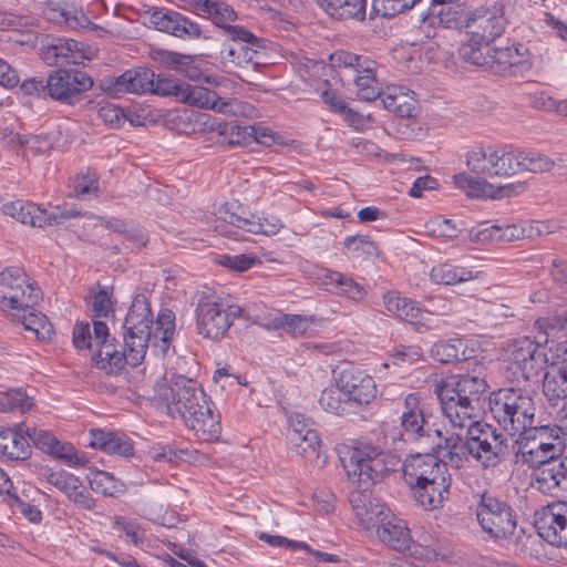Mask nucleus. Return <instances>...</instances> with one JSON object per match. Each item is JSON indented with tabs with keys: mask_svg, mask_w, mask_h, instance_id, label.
I'll list each match as a JSON object with an SVG mask.
<instances>
[{
	"mask_svg": "<svg viewBox=\"0 0 567 567\" xmlns=\"http://www.w3.org/2000/svg\"><path fill=\"white\" fill-rule=\"evenodd\" d=\"M182 87L178 101L181 103L218 112H225L226 107L229 105V103L220 99L216 92L207 87L190 85L186 82H184Z\"/></svg>",
	"mask_w": 567,
	"mask_h": 567,
	"instance_id": "473e14b6",
	"label": "nucleus"
},
{
	"mask_svg": "<svg viewBox=\"0 0 567 567\" xmlns=\"http://www.w3.org/2000/svg\"><path fill=\"white\" fill-rule=\"evenodd\" d=\"M511 146L475 145L465 155L471 173L483 178L511 177Z\"/></svg>",
	"mask_w": 567,
	"mask_h": 567,
	"instance_id": "9b49d317",
	"label": "nucleus"
},
{
	"mask_svg": "<svg viewBox=\"0 0 567 567\" xmlns=\"http://www.w3.org/2000/svg\"><path fill=\"white\" fill-rule=\"evenodd\" d=\"M468 341L463 338H454L447 341H440L431 348V355L442 363H454L465 361L473 357L474 349L468 348Z\"/></svg>",
	"mask_w": 567,
	"mask_h": 567,
	"instance_id": "58836bf2",
	"label": "nucleus"
},
{
	"mask_svg": "<svg viewBox=\"0 0 567 567\" xmlns=\"http://www.w3.org/2000/svg\"><path fill=\"white\" fill-rule=\"evenodd\" d=\"M93 79L79 70H56L47 79L48 96L61 103L73 105L78 103L84 92L91 90Z\"/></svg>",
	"mask_w": 567,
	"mask_h": 567,
	"instance_id": "2eb2a0df",
	"label": "nucleus"
},
{
	"mask_svg": "<svg viewBox=\"0 0 567 567\" xmlns=\"http://www.w3.org/2000/svg\"><path fill=\"white\" fill-rule=\"evenodd\" d=\"M202 10L207 13L213 22L223 30L225 37H235V39H243L248 37V29L245 27L233 24L237 19V13L228 3L217 0H204Z\"/></svg>",
	"mask_w": 567,
	"mask_h": 567,
	"instance_id": "393cba45",
	"label": "nucleus"
},
{
	"mask_svg": "<svg viewBox=\"0 0 567 567\" xmlns=\"http://www.w3.org/2000/svg\"><path fill=\"white\" fill-rule=\"evenodd\" d=\"M320 405L329 413L336 415H343L348 413L350 401L341 399L339 389L327 388L322 391L319 399Z\"/></svg>",
	"mask_w": 567,
	"mask_h": 567,
	"instance_id": "13d9d810",
	"label": "nucleus"
},
{
	"mask_svg": "<svg viewBox=\"0 0 567 567\" xmlns=\"http://www.w3.org/2000/svg\"><path fill=\"white\" fill-rule=\"evenodd\" d=\"M543 392L549 402L567 400V359H560L545 372Z\"/></svg>",
	"mask_w": 567,
	"mask_h": 567,
	"instance_id": "e433bc0d",
	"label": "nucleus"
},
{
	"mask_svg": "<svg viewBox=\"0 0 567 567\" xmlns=\"http://www.w3.org/2000/svg\"><path fill=\"white\" fill-rule=\"evenodd\" d=\"M550 233V226L546 221L522 220L515 224L499 225V241L509 243Z\"/></svg>",
	"mask_w": 567,
	"mask_h": 567,
	"instance_id": "ea45409f",
	"label": "nucleus"
},
{
	"mask_svg": "<svg viewBox=\"0 0 567 567\" xmlns=\"http://www.w3.org/2000/svg\"><path fill=\"white\" fill-rule=\"evenodd\" d=\"M33 405L32 399L21 389H12L0 395V413L25 412Z\"/></svg>",
	"mask_w": 567,
	"mask_h": 567,
	"instance_id": "8fccbe9b",
	"label": "nucleus"
},
{
	"mask_svg": "<svg viewBox=\"0 0 567 567\" xmlns=\"http://www.w3.org/2000/svg\"><path fill=\"white\" fill-rule=\"evenodd\" d=\"M338 453L349 481L360 488L349 498L355 517L365 530H375L392 512L384 503L371 498L367 491L389 471L388 455L379 446L365 442L342 445Z\"/></svg>",
	"mask_w": 567,
	"mask_h": 567,
	"instance_id": "f03ea898",
	"label": "nucleus"
},
{
	"mask_svg": "<svg viewBox=\"0 0 567 567\" xmlns=\"http://www.w3.org/2000/svg\"><path fill=\"white\" fill-rule=\"evenodd\" d=\"M152 84L150 93L161 96H173L177 102L179 101V91L183 89V81L175 80L164 73H154Z\"/></svg>",
	"mask_w": 567,
	"mask_h": 567,
	"instance_id": "4d7b16f0",
	"label": "nucleus"
},
{
	"mask_svg": "<svg viewBox=\"0 0 567 567\" xmlns=\"http://www.w3.org/2000/svg\"><path fill=\"white\" fill-rule=\"evenodd\" d=\"M511 176L519 173H546L555 167V161L536 151H523L511 146Z\"/></svg>",
	"mask_w": 567,
	"mask_h": 567,
	"instance_id": "a878e982",
	"label": "nucleus"
},
{
	"mask_svg": "<svg viewBox=\"0 0 567 567\" xmlns=\"http://www.w3.org/2000/svg\"><path fill=\"white\" fill-rule=\"evenodd\" d=\"M536 481L539 488L545 491H551L561 485L567 486V456L556 458L549 455L547 460H542L536 472Z\"/></svg>",
	"mask_w": 567,
	"mask_h": 567,
	"instance_id": "72a5a7b5",
	"label": "nucleus"
},
{
	"mask_svg": "<svg viewBox=\"0 0 567 567\" xmlns=\"http://www.w3.org/2000/svg\"><path fill=\"white\" fill-rule=\"evenodd\" d=\"M99 190V178L95 173L79 174L73 179L71 196L85 199L97 196Z\"/></svg>",
	"mask_w": 567,
	"mask_h": 567,
	"instance_id": "864d4df0",
	"label": "nucleus"
},
{
	"mask_svg": "<svg viewBox=\"0 0 567 567\" xmlns=\"http://www.w3.org/2000/svg\"><path fill=\"white\" fill-rule=\"evenodd\" d=\"M377 537L383 544L395 550H405L410 547L412 538L405 522L391 513L375 529Z\"/></svg>",
	"mask_w": 567,
	"mask_h": 567,
	"instance_id": "c756f323",
	"label": "nucleus"
},
{
	"mask_svg": "<svg viewBox=\"0 0 567 567\" xmlns=\"http://www.w3.org/2000/svg\"><path fill=\"white\" fill-rule=\"evenodd\" d=\"M333 378L337 388L350 403L368 405L377 396L373 378L351 363L338 365L333 371Z\"/></svg>",
	"mask_w": 567,
	"mask_h": 567,
	"instance_id": "ddd939ff",
	"label": "nucleus"
},
{
	"mask_svg": "<svg viewBox=\"0 0 567 567\" xmlns=\"http://www.w3.org/2000/svg\"><path fill=\"white\" fill-rule=\"evenodd\" d=\"M148 22L156 30L169 33L181 39H198L202 37V28L179 12L156 8L148 11Z\"/></svg>",
	"mask_w": 567,
	"mask_h": 567,
	"instance_id": "4be33fe9",
	"label": "nucleus"
},
{
	"mask_svg": "<svg viewBox=\"0 0 567 567\" xmlns=\"http://www.w3.org/2000/svg\"><path fill=\"white\" fill-rule=\"evenodd\" d=\"M528 50L523 45L492 47L488 69L496 73H504L514 66L528 64Z\"/></svg>",
	"mask_w": 567,
	"mask_h": 567,
	"instance_id": "2f4dec72",
	"label": "nucleus"
},
{
	"mask_svg": "<svg viewBox=\"0 0 567 567\" xmlns=\"http://www.w3.org/2000/svg\"><path fill=\"white\" fill-rule=\"evenodd\" d=\"M123 328L124 341L131 342L145 353L148 342H152L165 355L175 333V313L171 309H162L153 321L147 298L137 295L126 313Z\"/></svg>",
	"mask_w": 567,
	"mask_h": 567,
	"instance_id": "7ed1b4c3",
	"label": "nucleus"
},
{
	"mask_svg": "<svg viewBox=\"0 0 567 567\" xmlns=\"http://www.w3.org/2000/svg\"><path fill=\"white\" fill-rule=\"evenodd\" d=\"M161 399L167 403L169 413H178L186 423L220 424V415L198 382L182 374H173L169 385L159 388Z\"/></svg>",
	"mask_w": 567,
	"mask_h": 567,
	"instance_id": "20e7f679",
	"label": "nucleus"
},
{
	"mask_svg": "<svg viewBox=\"0 0 567 567\" xmlns=\"http://www.w3.org/2000/svg\"><path fill=\"white\" fill-rule=\"evenodd\" d=\"M154 72L147 68L126 70L114 80L104 82V90L112 95L122 93L145 94L152 89Z\"/></svg>",
	"mask_w": 567,
	"mask_h": 567,
	"instance_id": "b1692460",
	"label": "nucleus"
},
{
	"mask_svg": "<svg viewBox=\"0 0 567 567\" xmlns=\"http://www.w3.org/2000/svg\"><path fill=\"white\" fill-rule=\"evenodd\" d=\"M89 446L121 456L133 455V445L130 440L117 433L92 427L89 431Z\"/></svg>",
	"mask_w": 567,
	"mask_h": 567,
	"instance_id": "f704fd0d",
	"label": "nucleus"
},
{
	"mask_svg": "<svg viewBox=\"0 0 567 567\" xmlns=\"http://www.w3.org/2000/svg\"><path fill=\"white\" fill-rule=\"evenodd\" d=\"M1 210L3 215L16 219L23 225L39 228L60 225L66 219L81 215L76 209H64L60 213L48 212L34 203L22 199L4 203Z\"/></svg>",
	"mask_w": 567,
	"mask_h": 567,
	"instance_id": "dca6fc26",
	"label": "nucleus"
},
{
	"mask_svg": "<svg viewBox=\"0 0 567 567\" xmlns=\"http://www.w3.org/2000/svg\"><path fill=\"white\" fill-rule=\"evenodd\" d=\"M27 433L35 447L49 455L75 466H85L89 463L84 454L78 453L71 444L61 442L43 427H28Z\"/></svg>",
	"mask_w": 567,
	"mask_h": 567,
	"instance_id": "5701e85b",
	"label": "nucleus"
},
{
	"mask_svg": "<svg viewBox=\"0 0 567 567\" xmlns=\"http://www.w3.org/2000/svg\"><path fill=\"white\" fill-rule=\"evenodd\" d=\"M83 58L79 43L72 39H54L42 50L48 65L80 64Z\"/></svg>",
	"mask_w": 567,
	"mask_h": 567,
	"instance_id": "bb28decb",
	"label": "nucleus"
},
{
	"mask_svg": "<svg viewBox=\"0 0 567 567\" xmlns=\"http://www.w3.org/2000/svg\"><path fill=\"white\" fill-rule=\"evenodd\" d=\"M9 143L19 145L32 152H42L47 145V138L40 135H22L19 133H11L9 136Z\"/></svg>",
	"mask_w": 567,
	"mask_h": 567,
	"instance_id": "69168bd1",
	"label": "nucleus"
},
{
	"mask_svg": "<svg viewBox=\"0 0 567 567\" xmlns=\"http://www.w3.org/2000/svg\"><path fill=\"white\" fill-rule=\"evenodd\" d=\"M310 323L308 318L299 315H282L272 320L275 328L282 329L293 337L305 336Z\"/></svg>",
	"mask_w": 567,
	"mask_h": 567,
	"instance_id": "6e6d98bb",
	"label": "nucleus"
},
{
	"mask_svg": "<svg viewBox=\"0 0 567 567\" xmlns=\"http://www.w3.org/2000/svg\"><path fill=\"white\" fill-rule=\"evenodd\" d=\"M403 478L409 486L451 478L447 465L433 454H416L405 460Z\"/></svg>",
	"mask_w": 567,
	"mask_h": 567,
	"instance_id": "6ab92c4d",
	"label": "nucleus"
},
{
	"mask_svg": "<svg viewBox=\"0 0 567 567\" xmlns=\"http://www.w3.org/2000/svg\"><path fill=\"white\" fill-rule=\"evenodd\" d=\"M321 280L323 285L330 287L336 295L350 301L359 303L368 296V291L364 286L340 271L324 269Z\"/></svg>",
	"mask_w": 567,
	"mask_h": 567,
	"instance_id": "c85d7f7f",
	"label": "nucleus"
},
{
	"mask_svg": "<svg viewBox=\"0 0 567 567\" xmlns=\"http://www.w3.org/2000/svg\"><path fill=\"white\" fill-rule=\"evenodd\" d=\"M93 334L96 349L92 354L94 367L107 375L121 373L126 365L137 367L145 358L142 349L124 341L121 344L109 333V328L101 320H93Z\"/></svg>",
	"mask_w": 567,
	"mask_h": 567,
	"instance_id": "39448f33",
	"label": "nucleus"
},
{
	"mask_svg": "<svg viewBox=\"0 0 567 567\" xmlns=\"http://www.w3.org/2000/svg\"><path fill=\"white\" fill-rule=\"evenodd\" d=\"M381 102L388 111L402 118H410L417 113V102L411 92L403 86L391 85L380 95Z\"/></svg>",
	"mask_w": 567,
	"mask_h": 567,
	"instance_id": "7c9ffc66",
	"label": "nucleus"
},
{
	"mask_svg": "<svg viewBox=\"0 0 567 567\" xmlns=\"http://www.w3.org/2000/svg\"><path fill=\"white\" fill-rule=\"evenodd\" d=\"M239 205L225 204L219 209V219L236 230L226 229V225L216 226V230L234 235H238L241 231L252 235L275 236L284 228L281 219L274 215L258 216L245 212L239 213Z\"/></svg>",
	"mask_w": 567,
	"mask_h": 567,
	"instance_id": "9d476101",
	"label": "nucleus"
},
{
	"mask_svg": "<svg viewBox=\"0 0 567 567\" xmlns=\"http://www.w3.org/2000/svg\"><path fill=\"white\" fill-rule=\"evenodd\" d=\"M451 478L433 481L415 486H410L413 489L414 497L417 503L425 509H434L441 506L444 499L447 498Z\"/></svg>",
	"mask_w": 567,
	"mask_h": 567,
	"instance_id": "79ce46f5",
	"label": "nucleus"
},
{
	"mask_svg": "<svg viewBox=\"0 0 567 567\" xmlns=\"http://www.w3.org/2000/svg\"><path fill=\"white\" fill-rule=\"evenodd\" d=\"M489 413L499 425H532L535 417V402L526 393L514 388L501 389L489 398Z\"/></svg>",
	"mask_w": 567,
	"mask_h": 567,
	"instance_id": "1a4fd4ad",
	"label": "nucleus"
},
{
	"mask_svg": "<svg viewBox=\"0 0 567 567\" xmlns=\"http://www.w3.org/2000/svg\"><path fill=\"white\" fill-rule=\"evenodd\" d=\"M0 454L11 460H25L30 454V445L13 427H3L0 431Z\"/></svg>",
	"mask_w": 567,
	"mask_h": 567,
	"instance_id": "37998d69",
	"label": "nucleus"
},
{
	"mask_svg": "<svg viewBox=\"0 0 567 567\" xmlns=\"http://www.w3.org/2000/svg\"><path fill=\"white\" fill-rule=\"evenodd\" d=\"M504 362L511 381L520 384L538 379L547 363L543 347L528 337L511 341L504 350Z\"/></svg>",
	"mask_w": 567,
	"mask_h": 567,
	"instance_id": "6e6552de",
	"label": "nucleus"
},
{
	"mask_svg": "<svg viewBox=\"0 0 567 567\" xmlns=\"http://www.w3.org/2000/svg\"><path fill=\"white\" fill-rule=\"evenodd\" d=\"M90 486L94 492L105 496H115L125 492V484L105 471H95L92 473Z\"/></svg>",
	"mask_w": 567,
	"mask_h": 567,
	"instance_id": "de8ad7c7",
	"label": "nucleus"
},
{
	"mask_svg": "<svg viewBox=\"0 0 567 567\" xmlns=\"http://www.w3.org/2000/svg\"><path fill=\"white\" fill-rule=\"evenodd\" d=\"M491 48V43H478L470 37L468 41L460 47L458 53L463 61L488 69Z\"/></svg>",
	"mask_w": 567,
	"mask_h": 567,
	"instance_id": "49530a36",
	"label": "nucleus"
},
{
	"mask_svg": "<svg viewBox=\"0 0 567 567\" xmlns=\"http://www.w3.org/2000/svg\"><path fill=\"white\" fill-rule=\"evenodd\" d=\"M260 262L258 257L254 254H241L236 256H223L220 264L237 272H244L250 269L254 265Z\"/></svg>",
	"mask_w": 567,
	"mask_h": 567,
	"instance_id": "e2e57ef3",
	"label": "nucleus"
},
{
	"mask_svg": "<svg viewBox=\"0 0 567 567\" xmlns=\"http://www.w3.org/2000/svg\"><path fill=\"white\" fill-rule=\"evenodd\" d=\"M48 482L63 492L68 497L76 489V487H81L80 480L64 471L51 472L48 475Z\"/></svg>",
	"mask_w": 567,
	"mask_h": 567,
	"instance_id": "680f3d73",
	"label": "nucleus"
},
{
	"mask_svg": "<svg viewBox=\"0 0 567 567\" xmlns=\"http://www.w3.org/2000/svg\"><path fill=\"white\" fill-rule=\"evenodd\" d=\"M468 238L472 243L481 245L499 243V225H492L489 221L480 223L471 228Z\"/></svg>",
	"mask_w": 567,
	"mask_h": 567,
	"instance_id": "bf43d9fd",
	"label": "nucleus"
},
{
	"mask_svg": "<svg viewBox=\"0 0 567 567\" xmlns=\"http://www.w3.org/2000/svg\"><path fill=\"white\" fill-rule=\"evenodd\" d=\"M441 412L452 425H482L483 410L474 398L464 396L447 403Z\"/></svg>",
	"mask_w": 567,
	"mask_h": 567,
	"instance_id": "cd10ccee",
	"label": "nucleus"
},
{
	"mask_svg": "<svg viewBox=\"0 0 567 567\" xmlns=\"http://www.w3.org/2000/svg\"><path fill=\"white\" fill-rule=\"evenodd\" d=\"M413 434L417 439L427 437L432 440V450H444V457H447L452 464L460 467L463 458L471 454L476 460L481 461L485 466L494 465L497 456L506 450L508 441L517 445V453L535 454L542 451L545 455L550 453L555 457L564 451L565 443L559 437L558 433L555 434L554 441L550 443L543 442L540 439L536 440V432L546 433L550 430V436L555 430L559 431L563 427H523V431L516 436L515 433L506 435V427H470L468 433L471 437L463 440L460 435L450 434L443 436V433L437 427H411Z\"/></svg>",
	"mask_w": 567,
	"mask_h": 567,
	"instance_id": "f257e3e1",
	"label": "nucleus"
},
{
	"mask_svg": "<svg viewBox=\"0 0 567 567\" xmlns=\"http://www.w3.org/2000/svg\"><path fill=\"white\" fill-rule=\"evenodd\" d=\"M92 333L89 323L76 322L73 328V344L78 350L90 349L92 347Z\"/></svg>",
	"mask_w": 567,
	"mask_h": 567,
	"instance_id": "774afa93",
	"label": "nucleus"
},
{
	"mask_svg": "<svg viewBox=\"0 0 567 567\" xmlns=\"http://www.w3.org/2000/svg\"><path fill=\"white\" fill-rule=\"evenodd\" d=\"M454 182L457 188L464 190L468 197H483L487 194V189L492 187L486 178L474 177L467 173L455 174Z\"/></svg>",
	"mask_w": 567,
	"mask_h": 567,
	"instance_id": "603ef678",
	"label": "nucleus"
},
{
	"mask_svg": "<svg viewBox=\"0 0 567 567\" xmlns=\"http://www.w3.org/2000/svg\"><path fill=\"white\" fill-rule=\"evenodd\" d=\"M286 437L298 455L321 471L326 467L328 456L322 449L318 432L312 427H287Z\"/></svg>",
	"mask_w": 567,
	"mask_h": 567,
	"instance_id": "aec40b11",
	"label": "nucleus"
},
{
	"mask_svg": "<svg viewBox=\"0 0 567 567\" xmlns=\"http://www.w3.org/2000/svg\"><path fill=\"white\" fill-rule=\"evenodd\" d=\"M383 303L391 316L409 323L416 324L423 319V310L417 302L401 296L396 291L385 292Z\"/></svg>",
	"mask_w": 567,
	"mask_h": 567,
	"instance_id": "c9c22d12",
	"label": "nucleus"
},
{
	"mask_svg": "<svg viewBox=\"0 0 567 567\" xmlns=\"http://www.w3.org/2000/svg\"><path fill=\"white\" fill-rule=\"evenodd\" d=\"M476 516L482 529L493 538H507L516 528L512 507L492 495L481 496Z\"/></svg>",
	"mask_w": 567,
	"mask_h": 567,
	"instance_id": "f8f14e48",
	"label": "nucleus"
},
{
	"mask_svg": "<svg viewBox=\"0 0 567 567\" xmlns=\"http://www.w3.org/2000/svg\"><path fill=\"white\" fill-rule=\"evenodd\" d=\"M458 382L456 375L441 378L435 382L434 393L437 395L442 410L447 403H454L461 400V392L458 391Z\"/></svg>",
	"mask_w": 567,
	"mask_h": 567,
	"instance_id": "5fc2aeb1",
	"label": "nucleus"
},
{
	"mask_svg": "<svg viewBox=\"0 0 567 567\" xmlns=\"http://www.w3.org/2000/svg\"><path fill=\"white\" fill-rule=\"evenodd\" d=\"M344 247L358 259H369L379 255L378 245L369 236L355 235L344 239Z\"/></svg>",
	"mask_w": 567,
	"mask_h": 567,
	"instance_id": "09e8293b",
	"label": "nucleus"
},
{
	"mask_svg": "<svg viewBox=\"0 0 567 567\" xmlns=\"http://www.w3.org/2000/svg\"><path fill=\"white\" fill-rule=\"evenodd\" d=\"M330 17L339 20L354 19L363 21L367 0H316Z\"/></svg>",
	"mask_w": 567,
	"mask_h": 567,
	"instance_id": "a19ab883",
	"label": "nucleus"
},
{
	"mask_svg": "<svg viewBox=\"0 0 567 567\" xmlns=\"http://www.w3.org/2000/svg\"><path fill=\"white\" fill-rule=\"evenodd\" d=\"M195 312L198 333L210 340H220L244 311L241 307L231 305L226 298L203 293Z\"/></svg>",
	"mask_w": 567,
	"mask_h": 567,
	"instance_id": "0eeeda50",
	"label": "nucleus"
},
{
	"mask_svg": "<svg viewBox=\"0 0 567 567\" xmlns=\"http://www.w3.org/2000/svg\"><path fill=\"white\" fill-rule=\"evenodd\" d=\"M42 300V291L20 268L8 267L0 272V310L20 316Z\"/></svg>",
	"mask_w": 567,
	"mask_h": 567,
	"instance_id": "423d86ee",
	"label": "nucleus"
},
{
	"mask_svg": "<svg viewBox=\"0 0 567 567\" xmlns=\"http://www.w3.org/2000/svg\"><path fill=\"white\" fill-rule=\"evenodd\" d=\"M433 409L416 393L405 396L401 412V425H435Z\"/></svg>",
	"mask_w": 567,
	"mask_h": 567,
	"instance_id": "4c0bfd02",
	"label": "nucleus"
},
{
	"mask_svg": "<svg viewBox=\"0 0 567 567\" xmlns=\"http://www.w3.org/2000/svg\"><path fill=\"white\" fill-rule=\"evenodd\" d=\"M538 534L553 546H567V503L556 502L542 509L536 520Z\"/></svg>",
	"mask_w": 567,
	"mask_h": 567,
	"instance_id": "412c9836",
	"label": "nucleus"
},
{
	"mask_svg": "<svg viewBox=\"0 0 567 567\" xmlns=\"http://www.w3.org/2000/svg\"><path fill=\"white\" fill-rule=\"evenodd\" d=\"M507 20L501 7H481L471 13L465 21L468 37H473L478 43H492L501 37L506 28Z\"/></svg>",
	"mask_w": 567,
	"mask_h": 567,
	"instance_id": "a211bd4d",
	"label": "nucleus"
},
{
	"mask_svg": "<svg viewBox=\"0 0 567 567\" xmlns=\"http://www.w3.org/2000/svg\"><path fill=\"white\" fill-rule=\"evenodd\" d=\"M231 43L221 50V56L225 62L236 68L257 70L266 65L267 62V41L258 38L248 30V37L235 39L226 37Z\"/></svg>",
	"mask_w": 567,
	"mask_h": 567,
	"instance_id": "4468645a",
	"label": "nucleus"
},
{
	"mask_svg": "<svg viewBox=\"0 0 567 567\" xmlns=\"http://www.w3.org/2000/svg\"><path fill=\"white\" fill-rule=\"evenodd\" d=\"M461 398H474L480 401L478 395L485 392L487 383L484 379L471 374L456 375Z\"/></svg>",
	"mask_w": 567,
	"mask_h": 567,
	"instance_id": "052dcab7",
	"label": "nucleus"
},
{
	"mask_svg": "<svg viewBox=\"0 0 567 567\" xmlns=\"http://www.w3.org/2000/svg\"><path fill=\"white\" fill-rule=\"evenodd\" d=\"M92 310L95 318H107L113 313V302L111 293L105 289L99 290L93 296Z\"/></svg>",
	"mask_w": 567,
	"mask_h": 567,
	"instance_id": "338daca9",
	"label": "nucleus"
},
{
	"mask_svg": "<svg viewBox=\"0 0 567 567\" xmlns=\"http://www.w3.org/2000/svg\"><path fill=\"white\" fill-rule=\"evenodd\" d=\"M254 132L255 125L230 124L227 130V133L230 135L229 144L250 146L255 136Z\"/></svg>",
	"mask_w": 567,
	"mask_h": 567,
	"instance_id": "0e129e2a",
	"label": "nucleus"
},
{
	"mask_svg": "<svg viewBox=\"0 0 567 567\" xmlns=\"http://www.w3.org/2000/svg\"><path fill=\"white\" fill-rule=\"evenodd\" d=\"M11 317L22 322L24 329L33 332L39 340H50L54 334L53 326L47 316L35 311L34 308L23 311V315Z\"/></svg>",
	"mask_w": 567,
	"mask_h": 567,
	"instance_id": "a18cd8bd",
	"label": "nucleus"
},
{
	"mask_svg": "<svg viewBox=\"0 0 567 567\" xmlns=\"http://www.w3.org/2000/svg\"><path fill=\"white\" fill-rule=\"evenodd\" d=\"M422 0H372V11L384 18H393L404 13Z\"/></svg>",
	"mask_w": 567,
	"mask_h": 567,
	"instance_id": "3c124183",
	"label": "nucleus"
},
{
	"mask_svg": "<svg viewBox=\"0 0 567 567\" xmlns=\"http://www.w3.org/2000/svg\"><path fill=\"white\" fill-rule=\"evenodd\" d=\"M430 277L431 280L437 285L449 286L473 280L476 278V275L464 267L443 262L432 268Z\"/></svg>",
	"mask_w": 567,
	"mask_h": 567,
	"instance_id": "c03bdc74",
	"label": "nucleus"
},
{
	"mask_svg": "<svg viewBox=\"0 0 567 567\" xmlns=\"http://www.w3.org/2000/svg\"><path fill=\"white\" fill-rule=\"evenodd\" d=\"M339 65L350 68L354 73V84L358 96L363 101H375L382 94L380 84L375 76L377 62L367 56L357 55L350 52H339L331 56Z\"/></svg>",
	"mask_w": 567,
	"mask_h": 567,
	"instance_id": "f3484780",
	"label": "nucleus"
}]
</instances>
